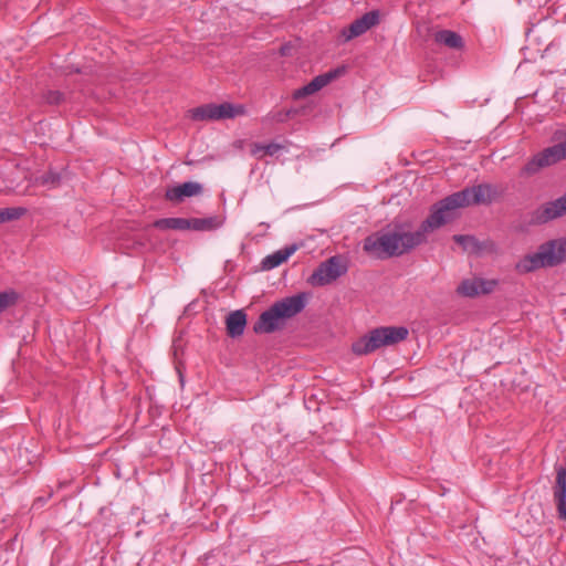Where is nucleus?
I'll list each match as a JSON object with an SVG mask.
<instances>
[{"label": "nucleus", "instance_id": "obj_1", "mask_svg": "<svg viewBox=\"0 0 566 566\" xmlns=\"http://www.w3.org/2000/svg\"><path fill=\"white\" fill-rule=\"evenodd\" d=\"M407 223H396L392 227L369 235L364 241V250L378 259L400 256L423 242V235L418 231H409Z\"/></svg>", "mask_w": 566, "mask_h": 566}, {"label": "nucleus", "instance_id": "obj_2", "mask_svg": "<svg viewBox=\"0 0 566 566\" xmlns=\"http://www.w3.org/2000/svg\"><path fill=\"white\" fill-rule=\"evenodd\" d=\"M306 305V296L303 293L285 297L275 302L264 311L253 326L256 334H270L280 329L285 319L301 313Z\"/></svg>", "mask_w": 566, "mask_h": 566}, {"label": "nucleus", "instance_id": "obj_3", "mask_svg": "<svg viewBox=\"0 0 566 566\" xmlns=\"http://www.w3.org/2000/svg\"><path fill=\"white\" fill-rule=\"evenodd\" d=\"M566 261V239L549 240L538 247L535 253L525 255L516 269L530 273L541 268H553Z\"/></svg>", "mask_w": 566, "mask_h": 566}, {"label": "nucleus", "instance_id": "obj_4", "mask_svg": "<svg viewBox=\"0 0 566 566\" xmlns=\"http://www.w3.org/2000/svg\"><path fill=\"white\" fill-rule=\"evenodd\" d=\"M408 328L403 326L378 327L353 343L352 350L358 356L368 355L382 346H391L408 337Z\"/></svg>", "mask_w": 566, "mask_h": 566}, {"label": "nucleus", "instance_id": "obj_5", "mask_svg": "<svg viewBox=\"0 0 566 566\" xmlns=\"http://www.w3.org/2000/svg\"><path fill=\"white\" fill-rule=\"evenodd\" d=\"M462 208L455 192L437 202L430 211V214L422 221L418 233L423 235V242H427V235L430 232L441 228L454 218V211Z\"/></svg>", "mask_w": 566, "mask_h": 566}, {"label": "nucleus", "instance_id": "obj_6", "mask_svg": "<svg viewBox=\"0 0 566 566\" xmlns=\"http://www.w3.org/2000/svg\"><path fill=\"white\" fill-rule=\"evenodd\" d=\"M462 208L476 205H491L501 196L496 186L491 184H480L473 187H467L455 192Z\"/></svg>", "mask_w": 566, "mask_h": 566}, {"label": "nucleus", "instance_id": "obj_7", "mask_svg": "<svg viewBox=\"0 0 566 566\" xmlns=\"http://www.w3.org/2000/svg\"><path fill=\"white\" fill-rule=\"evenodd\" d=\"M347 266L339 256H332L321 263L310 276L308 282L314 286H323L345 274Z\"/></svg>", "mask_w": 566, "mask_h": 566}, {"label": "nucleus", "instance_id": "obj_8", "mask_svg": "<svg viewBox=\"0 0 566 566\" xmlns=\"http://www.w3.org/2000/svg\"><path fill=\"white\" fill-rule=\"evenodd\" d=\"M563 153L558 144L547 147L536 154L523 168L525 175H534L539 169L552 166L564 160Z\"/></svg>", "mask_w": 566, "mask_h": 566}, {"label": "nucleus", "instance_id": "obj_9", "mask_svg": "<svg viewBox=\"0 0 566 566\" xmlns=\"http://www.w3.org/2000/svg\"><path fill=\"white\" fill-rule=\"evenodd\" d=\"M566 214V193L562 197L539 206L532 213V222L544 224Z\"/></svg>", "mask_w": 566, "mask_h": 566}, {"label": "nucleus", "instance_id": "obj_10", "mask_svg": "<svg viewBox=\"0 0 566 566\" xmlns=\"http://www.w3.org/2000/svg\"><path fill=\"white\" fill-rule=\"evenodd\" d=\"M497 284V281L495 280H485L481 277H472L463 280L458 289L457 292L465 297H475L481 294H489L493 292Z\"/></svg>", "mask_w": 566, "mask_h": 566}, {"label": "nucleus", "instance_id": "obj_11", "mask_svg": "<svg viewBox=\"0 0 566 566\" xmlns=\"http://www.w3.org/2000/svg\"><path fill=\"white\" fill-rule=\"evenodd\" d=\"M344 72H345L344 67H338L335 70H331L324 74L317 75L308 84L296 90L293 94V97L297 99V98L305 97L307 95H312V94L316 93L317 91L322 90L327 84H329L333 80L339 77L342 74H344Z\"/></svg>", "mask_w": 566, "mask_h": 566}, {"label": "nucleus", "instance_id": "obj_12", "mask_svg": "<svg viewBox=\"0 0 566 566\" xmlns=\"http://www.w3.org/2000/svg\"><path fill=\"white\" fill-rule=\"evenodd\" d=\"M379 14L377 11H369L363 14L359 19H356L354 22L349 24L347 29H344L342 34L345 38V41H350L354 38H357L369 29L378 24Z\"/></svg>", "mask_w": 566, "mask_h": 566}, {"label": "nucleus", "instance_id": "obj_13", "mask_svg": "<svg viewBox=\"0 0 566 566\" xmlns=\"http://www.w3.org/2000/svg\"><path fill=\"white\" fill-rule=\"evenodd\" d=\"M202 186L196 181H187L181 185L168 188L165 198L171 202H181L186 197L199 196L202 193Z\"/></svg>", "mask_w": 566, "mask_h": 566}, {"label": "nucleus", "instance_id": "obj_14", "mask_svg": "<svg viewBox=\"0 0 566 566\" xmlns=\"http://www.w3.org/2000/svg\"><path fill=\"white\" fill-rule=\"evenodd\" d=\"M554 499L560 518L566 521V468L559 467L556 472Z\"/></svg>", "mask_w": 566, "mask_h": 566}, {"label": "nucleus", "instance_id": "obj_15", "mask_svg": "<svg viewBox=\"0 0 566 566\" xmlns=\"http://www.w3.org/2000/svg\"><path fill=\"white\" fill-rule=\"evenodd\" d=\"M247 325V315L242 310L231 312L226 318L227 333L235 338L243 334Z\"/></svg>", "mask_w": 566, "mask_h": 566}, {"label": "nucleus", "instance_id": "obj_16", "mask_svg": "<svg viewBox=\"0 0 566 566\" xmlns=\"http://www.w3.org/2000/svg\"><path fill=\"white\" fill-rule=\"evenodd\" d=\"M296 245H287L281 250L275 251L274 253L265 256L262 261V269L263 270H272L279 265H281L283 262H285L295 251Z\"/></svg>", "mask_w": 566, "mask_h": 566}, {"label": "nucleus", "instance_id": "obj_17", "mask_svg": "<svg viewBox=\"0 0 566 566\" xmlns=\"http://www.w3.org/2000/svg\"><path fill=\"white\" fill-rule=\"evenodd\" d=\"M434 41L452 50H462L464 46L462 36L451 30H440L436 32Z\"/></svg>", "mask_w": 566, "mask_h": 566}, {"label": "nucleus", "instance_id": "obj_18", "mask_svg": "<svg viewBox=\"0 0 566 566\" xmlns=\"http://www.w3.org/2000/svg\"><path fill=\"white\" fill-rule=\"evenodd\" d=\"M188 222L189 230L195 231H211L222 224V220L216 216L207 218H190L188 219Z\"/></svg>", "mask_w": 566, "mask_h": 566}, {"label": "nucleus", "instance_id": "obj_19", "mask_svg": "<svg viewBox=\"0 0 566 566\" xmlns=\"http://www.w3.org/2000/svg\"><path fill=\"white\" fill-rule=\"evenodd\" d=\"M154 227L160 230H189L186 218H163L154 222Z\"/></svg>", "mask_w": 566, "mask_h": 566}, {"label": "nucleus", "instance_id": "obj_20", "mask_svg": "<svg viewBox=\"0 0 566 566\" xmlns=\"http://www.w3.org/2000/svg\"><path fill=\"white\" fill-rule=\"evenodd\" d=\"M216 104H207L190 111L191 118L195 120H218Z\"/></svg>", "mask_w": 566, "mask_h": 566}, {"label": "nucleus", "instance_id": "obj_21", "mask_svg": "<svg viewBox=\"0 0 566 566\" xmlns=\"http://www.w3.org/2000/svg\"><path fill=\"white\" fill-rule=\"evenodd\" d=\"M217 118H233L238 115H242L244 113V108L242 106H234L230 103L216 104Z\"/></svg>", "mask_w": 566, "mask_h": 566}, {"label": "nucleus", "instance_id": "obj_22", "mask_svg": "<svg viewBox=\"0 0 566 566\" xmlns=\"http://www.w3.org/2000/svg\"><path fill=\"white\" fill-rule=\"evenodd\" d=\"M453 240L460 244L464 251L479 252L481 250L480 242L472 235L455 234Z\"/></svg>", "mask_w": 566, "mask_h": 566}, {"label": "nucleus", "instance_id": "obj_23", "mask_svg": "<svg viewBox=\"0 0 566 566\" xmlns=\"http://www.w3.org/2000/svg\"><path fill=\"white\" fill-rule=\"evenodd\" d=\"M19 298V293L12 289L0 292V314L8 307L15 305Z\"/></svg>", "mask_w": 566, "mask_h": 566}, {"label": "nucleus", "instance_id": "obj_24", "mask_svg": "<svg viewBox=\"0 0 566 566\" xmlns=\"http://www.w3.org/2000/svg\"><path fill=\"white\" fill-rule=\"evenodd\" d=\"M27 212L25 208L14 207L0 209V223L18 220Z\"/></svg>", "mask_w": 566, "mask_h": 566}, {"label": "nucleus", "instance_id": "obj_25", "mask_svg": "<svg viewBox=\"0 0 566 566\" xmlns=\"http://www.w3.org/2000/svg\"><path fill=\"white\" fill-rule=\"evenodd\" d=\"M61 176L57 172L49 171L36 178V182L42 186L55 187L60 184Z\"/></svg>", "mask_w": 566, "mask_h": 566}, {"label": "nucleus", "instance_id": "obj_26", "mask_svg": "<svg viewBox=\"0 0 566 566\" xmlns=\"http://www.w3.org/2000/svg\"><path fill=\"white\" fill-rule=\"evenodd\" d=\"M293 113V109L274 111L268 114L266 119L275 123H284Z\"/></svg>", "mask_w": 566, "mask_h": 566}, {"label": "nucleus", "instance_id": "obj_27", "mask_svg": "<svg viewBox=\"0 0 566 566\" xmlns=\"http://www.w3.org/2000/svg\"><path fill=\"white\" fill-rule=\"evenodd\" d=\"M43 98L50 105H59L64 101V95L59 91H48Z\"/></svg>", "mask_w": 566, "mask_h": 566}, {"label": "nucleus", "instance_id": "obj_28", "mask_svg": "<svg viewBox=\"0 0 566 566\" xmlns=\"http://www.w3.org/2000/svg\"><path fill=\"white\" fill-rule=\"evenodd\" d=\"M282 149H285V145L279 143H270L264 147V155L274 156Z\"/></svg>", "mask_w": 566, "mask_h": 566}, {"label": "nucleus", "instance_id": "obj_29", "mask_svg": "<svg viewBox=\"0 0 566 566\" xmlns=\"http://www.w3.org/2000/svg\"><path fill=\"white\" fill-rule=\"evenodd\" d=\"M264 147H265V145H263V144L253 143L251 145L250 153H251L252 156H255L256 158L262 159L265 156L264 155Z\"/></svg>", "mask_w": 566, "mask_h": 566}, {"label": "nucleus", "instance_id": "obj_30", "mask_svg": "<svg viewBox=\"0 0 566 566\" xmlns=\"http://www.w3.org/2000/svg\"><path fill=\"white\" fill-rule=\"evenodd\" d=\"M552 140L556 144L564 143L566 140V126L556 129L552 135Z\"/></svg>", "mask_w": 566, "mask_h": 566}, {"label": "nucleus", "instance_id": "obj_31", "mask_svg": "<svg viewBox=\"0 0 566 566\" xmlns=\"http://www.w3.org/2000/svg\"><path fill=\"white\" fill-rule=\"evenodd\" d=\"M293 49L292 44L291 43H286V44H283L281 48H280V54L282 56H286V55H290L291 54V50Z\"/></svg>", "mask_w": 566, "mask_h": 566}, {"label": "nucleus", "instance_id": "obj_32", "mask_svg": "<svg viewBox=\"0 0 566 566\" xmlns=\"http://www.w3.org/2000/svg\"><path fill=\"white\" fill-rule=\"evenodd\" d=\"M558 145L560 147L564 158L566 159V140H564V143H559Z\"/></svg>", "mask_w": 566, "mask_h": 566}]
</instances>
